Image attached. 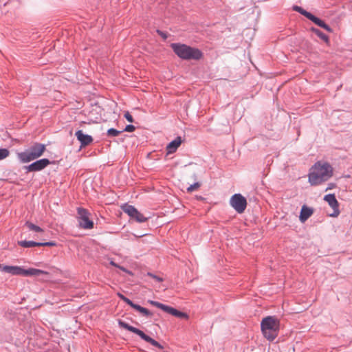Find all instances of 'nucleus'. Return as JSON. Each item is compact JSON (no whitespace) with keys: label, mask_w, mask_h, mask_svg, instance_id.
Wrapping results in <instances>:
<instances>
[{"label":"nucleus","mask_w":352,"mask_h":352,"mask_svg":"<svg viewBox=\"0 0 352 352\" xmlns=\"http://www.w3.org/2000/svg\"><path fill=\"white\" fill-rule=\"evenodd\" d=\"M333 173V169L328 162L318 161L309 169L308 182L311 186H319L329 180Z\"/></svg>","instance_id":"obj_1"},{"label":"nucleus","mask_w":352,"mask_h":352,"mask_svg":"<svg viewBox=\"0 0 352 352\" xmlns=\"http://www.w3.org/2000/svg\"><path fill=\"white\" fill-rule=\"evenodd\" d=\"M0 271L10 274L13 276H36L44 275L47 277L50 276V273L38 269L29 268L25 270L20 266H10L0 264Z\"/></svg>","instance_id":"obj_2"},{"label":"nucleus","mask_w":352,"mask_h":352,"mask_svg":"<svg viewBox=\"0 0 352 352\" xmlns=\"http://www.w3.org/2000/svg\"><path fill=\"white\" fill-rule=\"evenodd\" d=\"M170 47L179 58L184 60H199L203 56L202 52L199 49L185 44L172 43Z\"/></svg>","instance_id":"obj_3"},{"label":"nucleus","mask_w":352,"mask_h":352,"mask_svg":"<svg viewBox=\"0 0 352 352\" xmlns=\"http://www.w3.org/2000/svg\"><path fill=\"white\" fill-rule=\"evenodd\" d=\"M45 150V144L36 142L24 151L17 153L16 156L21 163L25 164L42 156Z\"/></svg>","instance_id":"obj_4"},{"label":"nucleus","mask_w":352,"mask_h":352,"mask_svg":"<svg viewBox=\"0 0 352 352\" xmlns=\"http://www.w3.org/2000/svg\"><path fill=\"white\" fill-rule=\"evenodd\" d=\"M261 331L269 340H274L278 336L279 329V321L274 317L267 316L261 321Z\"/></svg>","instance_id":"obj_5"},{"label":"nucleus","mask_w":352,"mask_h":352,"mask_svg":"<svg viewBox=\"0 0 352 352\" xmlns=\"http://www.w3.org/2000/svg\"><path fill=\"white\" fill-rule=\"evenodd\" d=\"M118 324L120 327L138 335L142 340L150 343L153 346L157 347L160 349H162L164 348L158 342L155 341L148 336L146 335L142 331L133 326H131L122 320H119Z\"/></svg>","instance_id":"obj_6"},{"label":"nucleus","mask_w":352,"mask_h":352,"mask_svg":"<svg viewBox=\"0 0 352 352\" xmlns=\"http://www.w3.org/2000/svg\"><path fill=\"white\" fill-rule=\"evenodd\" d=\"M78 221L79 226L84 229H91L94 228V222L90 220V213L85 208H78Z\"/></svg>","instance_id":"obj_7"},{"label":"nucleus","mask_w":352,"mask_h":352,"mask_svg":"<svg viewBox=\"0 0 352 352\" xmlns=\"http://www.w3.org/2000/svg\"><path fill=\"white\" fill-rule=\"evenodd\" d=\"M293 9H294V10L298 12L299 13H300L301 14H302L303 16H305V17H307V19L311 20L312 22H314L317 25L324 28V30H326L327 31H328L329 32H332V29L328 25H327L323 21H322L319 18L315 16L311 13L305 10L301 7L295 6H294Z\"/></svg>","instance_id":"obj_8"},{"label":"nucleus","mask_w":352,"mask_h":352,"mask_svg":"<svg viewBox=\"0 0 352 352\" xmlns=\"http://www.w3.org/2000/svg\"><path fill=\"white\" fill-rule=\"evenodd\" d=\"M149 303L157 308L161 309L164 311H165L172 316H175V317H177L179 318H185V319L188 318V316L186 313L182 312L172 307H169L168 305H164L159 302L153 301V300H149Z\"/></svg>","instance_id":"obj_9"},{"label":"nucleus","mask_w":352,"mask_h":352,"mask_svg":"<svg viewBox=\"0 0 352 352\" xmlns=\"http://www.w3.org/2000/svg\"><path fill=\"white\" fill-rule=\"evenodd\" d=\"M232 207L239 213H243L247 206L246 199L241 194L232 195L230 200Z\"/></svg>","instance_id":"obj_10"},{"label":"nucleus","mask_w":352,"mask_h":352,"mask_svg":"<svg viewBox=\"0 0 352 352\" xmlns=\"http://www.w3.org/2000/svg\"><path fill=\"white\" fill-rule=\"evenodd\" d=\"M122 210L126 213L129 217L133 218L136 221L139 223L144 222L147 220V218L144 217L136 208L133 206L124 205L122 206Z\"/></svg>","instance_id":"obj_11"},{"label":"nucleus","mask_w":352,"mask_h":352,"mask_svg":"<svg viewBox=\"0 0 352 352\" xmlns=\"http://www.w3.org/2000/svg\"><path fill=\"white\" fill-rule=\"evenodd\" d=\"M50 164V162L49 160L43 158L39 160H37L32 164H30L29 166H27L25 167V168L28 172H36V171H40L45 168L47 166H48Z\"/></svg>","instance_id":"obj_12"},{"label":"nucleus","mask_w":352,"mask_h":352,"mask_svg":"<svg viewBox=\"0 0 352 352\" xmlns=\"http://www.w3.org/2000/svg\"><path fill=\"white\" fill-rule=\"evenodd\" d=\"M324 200L326 201L333 210V213L331 214V216L337 217L340 214V211L338 209V202L336 198L335 195H327L324 196Z\"/></svg>","instance_id":"obj_13"},{"label":"nucleus","mask_w":352,"mask_h":352,"mask_svg":"<svg viewBox=\"0 0 352 352\" xmlns=\"http://www.w3.org/2000/svg\"><path fill=\"white\" fill-rule=\"evenodd\" d=\"M19 245L23 248H32L36 246H55L56 243L50 241L46 243H37L32 241H19Z\"/></svg>","instance_id":"obj_14"},{"label":"nucleus","mask_w":352,"mask_h":352,"mask_svg":"<svg viewBox=\"0 0 352 352\" xmlns=\"http://www.w3.org/2000/svg\"><path fill=\"white\" fill-rule=\"evenodd\" d=\"M76 136L82 146L89 145L93 141L91 135L84 134L81 130L76 132Z\"/></svg>","instance_id":"obj_15"},{"label":"nucleus","mask_w":352,"mask_h":352,"mask_svg":"<svg viewBox=\"0 0 352 352\" xmlns=\"http://www.w3.org/2000/svg\"><path fill=\"white\" fill-rule=\"evenodd\" d=\"M314 213V210L311 208L307 207L304 205L302 206L299 219L302 223L305 222Z\"/></svg>","instance_id":"obj_16"},{"label":"nucleus","mask_w":352,"mask_h":352,"mask_svg":"<svg viewBox=\"0 0 352 352\" xmlns=\"http://www.w3.org/2000/svg\"><path fill=\"white\" fill-rule=\"evenodd\" d=\"M182 144V139L180 137L176 138L174 140L170 142L166 146V151L168 154L173 153L176 151L177 148Z\"/></svg>","instance_id":"obj_17"},{"label":"nucleus","mask_w":352,"mask_h":352,"mask_svg":"<svg viewBox=\"0 0 352 352\" xmlns=\"http://www.w3.org/2000/svg\"><path fill=\"white\" fill-rule=\"evenodd\" d=\"M133 309H135V310H137L138 311H139L141 314H142L144 316H150V317L153 316V314L148 309H147L144 307H142L140 305L135 304Z\"/></svg>","instance_id":"obj_18"},{"label":"nucleus","mask_w":352,"mask_h":352,"mask_svg":"<svg viewBox=\"0 0 352 352\" xmlns=\"http://www.w3.org/2000/svg\"><path fill=\"white\" fill-rule=\"evenodd\" d=\"M25 225L30 230H32V231H34L36 232H43V230L41 228H40L38 226L34 225V223H32L30 221H27Z\"/></svg>","instance_id":"obj_19"},{"label":"nucleus","mask_w":352,"mask_h":352,"mask_svg":"<svg viewBox=\"0 0 352 352\" xmlns=\"http://www.w3.org/2000/svg\"><path fill=\"white\" fill-rule=\"evenodd\" d=\"M311 30L314 32L318 37H320L322 40L325 41L326 43L329 42V37L322 33L320 30L318 29H316L315 28H312Z\"/></svg>","instance_id":"obj_20"},{"label":"nucleus","mask_w":352,"mask_h":352,"mask_svg":"<svg viewBox=\"0 0 352 352\" xmlns=\"http://www.w3.org/2000/svg\"><path fill=\"white\" fill-rule=\"evenodd\" d=\"M10 155V151L7 148H0V160H4Z\"/></svg>","instance_id":"obj_21"},{"label":"nucleus","mask_w":352,"mask_h":352,"mask_svg":"<svg viewBox=\"0 0 352 352\" xmlns=\"http://www.w3.org/2000/svg\"><path fill=\"white\" fill-rule=\"evenodd\" d=\"M121 133H122V131H118L115 129H109L107 131V135L109 136H111V137H116V136L119 135Z\"/></svg>","instance_id":"obj_22"},{"label":"nucleus","mask_w":352,"mask_h":352,"mask_svg":"<svg viewBox=\"0 0 352 352\" xmlns=\"http://www.w3.org/2000/svg\"><path fill=\"white\" fill-rule=\"evenodd\" d=\"M200 186H201L200 183L196 182L194 184H192L189 187H188L187 191L188 192H192L195 190H198Z\"/></svg>","instance_id":"obj_23"},{"label":"nucleus","mask_w":352,"mask_h":352,"mask_svg":"<svg viewBox=\"0 0 352 352\" xmlns=\"http://www.w3.org/2000/svg\"><path fill=\"white\" fill-rule=\"evenodd\" d=\"M147 276L151 277L152 278H153L154 280H155L157 282H162L163 281V278H161L160 276H157L156 275H154V274H153L151 273H148Z\"/></svg>","instance_id":"obj_24"},{"label":"nucleus","mask_w":352,"mask_h":352,"mask_svg":"<svg viewBox=\"0 0 352 352\" xmlns=\"http://www.w3.org/2000/svg\"><path fill=\"white\" fill-rule=\"evenodd\" d=\"M124 118L129 122H133V118L132 117V116L129 113V112L126 111L125 113H124Z\"/></svg>","instance_id":"obj_25"},{"label":"nucleus","mask_w":352,"mask_h":352,"mask_svg":"<svg viewBox=\"0 0 352 352\" xmlns=\"http://www.w3.org/2000/svg\"><path fill=\"white\" fill-rule=\"evenodd\" d=\"M135 129V127L133 126V125H131V124H129V125H127L125 129H124V131H126V132H133L134 131Z\"/></svg>","instance_id":"obj_26"},{"label":"nucleus","mask_w":352,"mask_h":352,"mask_svg":"<svg viewBox=\"0 0 352 352\" xmlns=\"http://www.w3.org/2000/svg\"><path fill=\"white\" fill-rule=\"evenodd\" d=\"M123 301L125 302L126 303H127L129 305H130L132 308H133L135 305L130 299L127 298L126 297H124V298H123Z\"/></svg>","instance_id":"obj_27"},{"label":"nucleus","mask_w":352,"mask_h":352,"mask_svg":"<svg viewBox=\"0 0 352 352\" xmlns=\"http://www.w3.org/2000/svg\"><path fill=\"white\" fill-rule=\"evenodd\" d=\"M123 301L125 302L126 303H127L129 305H130L132 308H133L135 305L130 299L127 298L126 297H124V298H123Z\"/></svg>","instance_id":"obj_28"},{"label":"nucleus","mask_w":352,"mask_h":352,"mask_svg":"<svg viewBox=\"0 0 352 352\" xmlns=\"http://www.w3.org/2000/svg\"><path fill=\"white\" fill-rule=\"evenodd\" d=\"M118 267V268H120V269L121 270H122L123 272H126V273H128V274H131V272H129V270H127L126 269H125L124 267H121V266H120V265H119V267Z\"/></svg>","instance_id":"obj_29"},{"label":"nucleus","mask_w":352,"mask_h":352,"mask_svg":"<svg viewBox=\"0 0 352 352\" xmlns=\"http://www.w3.org/2000/svg\"><path fill=\"white\" fill-rule=\"evenodd\" d=\"M157 33H158L160 36H162L164 38H166V35L164 32H161V31H160V30H157Z\"/></svg>","instance_id":"obj_30"},{"label":"nucleus","mask_w":352,"mask_h":352,"mask_svg":"<svg viewBox=\"0 0 352 352\" xmlns=\"http://www.w3.org/2000/svg\"><path fill=\"white\" fill-rule=\"evenodd\" d=\"M333 188H334V184H329L328 188L326 189V191L328 190L332 189Z\"/></svg>","instance_id":"obj_31"},{"label":"nucleus","mask_w":352,"mask_h":352,"mask_svg":"<svg viewBox=\"0 0 352 352\" xmlns=\"http://www.w3.org/2000/svg\"><path fill=\"white\" fill-rule=\"evenodd\" d=\"M118 296H119V298H120V299H122V300H123V298H124V297H125L124 295H122V294H120V293H118Z\"/></svg>","instance_id":"obj_32"},{"label":"nucleus","mask_w":352,"mask_h":352,"mask_svg":"<svg viewBox=\"0 0 352 352\" xmlns=\"http://www.w3.org/2000/svg\"><path fill=\"white\" fill-rule=\"evenodd\" d=\"M110 264H111V265H113V266L116 267H119V265H118V264H116V263H114V262H113V261H112L110 262Z\"/></svg>","instance_id":"obj_33"}]
</instances>
